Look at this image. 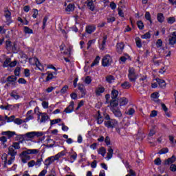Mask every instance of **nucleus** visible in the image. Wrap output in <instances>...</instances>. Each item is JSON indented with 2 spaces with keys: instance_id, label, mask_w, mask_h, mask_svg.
<instances>
[{
  "instance_id": "obj_17",
  "label": "nucleus",
  "mask_w": 176,
  "mask_h": 176,
  "mask_svg": "<svg viewBox=\"0 0 176 176\" xmlns=\"http://www.w3.org/2000/svg\"><path fill=\"white\" fill-rule=\"evenodd\" d=\"M96 31V26L95 25H88L86 28V32L87 34H92V32H94Z\"/></svg>"
},
{
  "instance_id": "obj_16",
  "label": "nucleus",
  "mask_w": 176,
  "mask_h": 176,
  "mask_svg": "<svg viewBox=\"0 0 176 176\" xmlns=\"http://www.w3.org/2000/svg\"><path fill=\"white\" fill-rule=\"evenodd\" d=\"M111 112H113V115L116 118H122V111H120V109L119 108L112 110Z\"/></svg>"
},
{
  "instance_id": "obj_10",
  "label": "nucleus",
  "mask_w": 176,
  "mask_h": 176,
  "mask_svg": "<svg viewBox=\"0 0 176 176\" xmlns=\"http://www.w3.org/2000/svg\"><path fill=\"white\" fill-rule=\"evenodd\" d=\"M169 43L170 45H175L176 43V32L171 33L169 36Z\"/></svg>"
},
{
  "instance_id": "obj_60",
  "label": "nucleus",
  "mask_w": 176,
  "mask_h": 176,
  "mask_svg": "<svg viewBox=\"0 0 176 176\" xmlns=\"http://www.w3.org/2000/svg\"><path fill=\"white\" fill-rule=\"evenodd\" d=\"M14 122L16 124H22L23 123V120L20 119V118H16L15 119V120H14Z\"/></svg>"
},
{
  "instance_id": "obj_56",
  "label": "nucleus",
  "mask_w": 176,
  "mask_h": 176,
  "mask_svg": "<svg viewBox=\"0 0 176 176\" xmlns=\"http://www.w3.org/2000/svg\"><path fill=\"white\" fill-rule=\"evenodd\" d=\"M154 164L156 166H160V164H162V160H160V158H157L154 160Z\"/></svg>"
},
{
  "instance_id": "obj_13",
  "label": "nucleus",
  "mask_w": 176,
  "mask_h": 176,
  "mask_svg": "<svg viewBox=\"0 0 176 176\" xmlns=\"http://www.w3.org/2000/svg\"><path fill=\"white\" fill-rule=\"evenodd\" d=\"M5 17L8 24H10V23H12V13H10L9 10L5 11Z\"/></svg>"
},
{
  "instance_id": "obj_59",
  "label": "nucleus",
  "mask_w": 176,
  "mask_h": 176,
  "mask_svg": "<svg viewBox=\"0 0 176 176\" xmlns=\"http://www.w3.org/2000/svg\"><path fill=\"white\" fill-rule=\"evenodd\" d=\"M17 65V60H14L12 62H10V67L13 68Z\"/></svg>"
},
{
  "instance_id": "obj_41",
  "label": "nucleus",
  "mask_w": 176,
  "mask_h": 176,
  "mask_svg": "<svg viewBox=\"0 0 176 176\" xmlns=\"http://www.w3.org/2000/svg\"><path fill=\"white\" fill-rule=\"evenodd\" d=\"M151 98L153 101H157V98H159V93L155 92L151 94Z\"/></svg>"
},
{
  "instance_id": "obj_24",
  "label": "nucleus",
  "mask_w": 176,
  "mask_h": 176,
  "mask_svg": "<svg viewBox=\"0 0 176 176\" xmlns=\"http://www.w3.org/2000/svg\"><path fill=\"white\" fill-rule=\"evenodd\" d=\"M28 155H30V153H28L27 151H25L21 153V156L25 157L27 161L31 160V157Z\"/></svg>"
},
{
  "instance_id": "obj_52",
  "label": "nucleus",
  "mask_w": 176,
  "mask_h": 176,
  "mask_svg": "<svg viewBox=\"0 0 176 176\" xmlns=\"http://www.w3.org/2000/svg\"><path fill=\"white\" fill-rule=\"evenodd\" d=\"M24 75L25 78H30V76L31 75V73L30 72V69H24Z\"/></svg>"
},
{
  "instance_id": "obj_37",
  "label": "nucleus",
  "mask_w": 176,
  "mask_h": 176,
  "mask_svg": "<svg viewBox=\"0 0 176 176\" xmlns=\"http://www.w3.org/2000/svg\"><path fill=\"white\" fill-rule=\"evenodd\" d=\"M26 151H28L29 155H36L39 152L38 149H28Z\"/></svg>"
},
{
  "instance_id": "obj_5",
  "label": "nucleus",
  "mask_w": 176,
  "mask_h": 176,
  "mask_svg": "<svg viewBox=\"0 0 176 176\" xmlns=\"http://www.w3.org/2000/svg\"><path fill=\"white\" fill-rule=\"evenodd\" d=\"M111 63H112V58L109 55L104 56L102 60V65L103 67H108L109 65H111Z\"/></svg>"
},
{
  "instance_id": "obj_55",
  "label": "nucleus",
  "mask_w": 176,
  "mask_h": 176,
  "mask_svg": "<svg viewBox=\"0 0 176 176\" xmlns=\"http://www.w3.org/2000/svg\"><path fill=\"white\" fill-rule=\"evenodd\" d=\"M162 45H163V41H162V39H158L156 42V47H162Z\"/></svg>"
},
{
  "instance_id": "obj_23",
  "label": "nucleus",
  "mask_w": 176,
  "mask_h": 176,
  "mask_svg": "<svg viewBox=\"0 0 176 176\" xmlns=\"http://www.w3.org/2000/svg\"><path fill=\"white\" fill-rule=\"evenodd\" d=\"M130 58V56L127 54H125L123 56H121L120 58V64H124L126 63V60H129Z\"/></svg>"
},
{
  "instance_id": "obj_46",
  "label": "nucleus",
  "mask_w": 176,
  "mask_h": 176,
  "mask_svg": "<svg viewBox=\"0 0 176 176\" xmlns=\"http://www.w3.org/2000/svg\"><path fill=\"white\" fill-rule=\"evenodd\" d=\"M75 9V6L74 4H69L66 8L67 12H72Z\"/></svg>"
},
{
  "instance_id": "obj_30",
  "label": "nucleus",
  "mask_w": 176,
  "mask_h": 176,
  "mask_svg": "<svg viewBox=\"0 0 176 176\" xmlns=\"http://www.w3.org/2000/svg\"><path fill=\"white\" fill-rule=\"evenodd\" d=\"M10 96L14 100H19V98H20V96L19 95V94H17V91H12L10 94Z\"/></svg>"
},
{
  "instance_id": "obj_63",
  "label": "nucleus",
  "mask_w": 176,
  "mask_h": 176,
  "mask_svg": "<svg viewBox=\"0 0 176 176\" xmlns=\"http://www.w3.org/2000/svg\"><path fill=\"white\" fill-rule=\"evenodd\" d=\"M28 167H34V166H35V161L31 160L28 163Z\"/></svg>"
},
{
  "instance_id": "obj_64",
  "label": "nucleus",
  "mask_w": 176,
  "mask_h": 176,
  "mask_svg": "<svg viewBox=\"0 0 176 176\" xmlns=\"http://www.w3.org/2000/svg\"><path fill=\"white\" fill-rule=\"evenodd\" d=\"M116 19L113 16H109L107 18V22L108 23H113L115 21Z\"/></svg>"
},
{
  "instance_id": "obj_50",
  "label": "nucleus",
  "mask_w": 176,
  "mask_h": 176,
  "mask_svg": "<svg viewBox=\"0 0 176 176\" xmlns=\"http://www.w3.org/2000/svg\"><path fill=\"white\" fill-rule=\"evenodd\" d=\"M167 22L168 24H174L175 23V17H169L167 19Z\"/></svg>"
},
{
  "instance_id": "obj_61",
  "label": "nucleus",
  "mask_w": 176,
  "mask_h": 176,
  "mask_svg": "<svg viewBox=\"0 0 176 176\" xmlns=\"http://www.w3.org/2000/svg\"><path fill=\"white\" fill-rule=\"evenodd\" d=\"M170 170L173 172V173H175L176 171V165L174 164H172L170 166Z\"/></svg>"
},
{
  "instance_id": "obj_62",
  "label": "nucleus",
  "mask_w": 176,
  "mask_h": 176,
  "mask_svg": "<svg viewBox=\"0 0 176 176\" xmlns=\"http://www.w3.org/2000/svg\"><path fill=\"white\" fill-rule=\"evenodd\" d=\"M13 146V148H14L15 149H20V143L19 142H15L13 144L12 146Z\"/></svg>"
},
{
  "instance_id": "obj_43",
  "label": "nucleus",
  "mask_w": 176,
  "mask_h": 176,
  "mask_svg": "<svg viewBox=\"0 0 176 176\" xmlns=\"http://www.w3.org/2000/svg\"><path fill=\"white\" fill-rule=\"evenodd\" d=\"M61 122L60 118L55 119V120H50V124L51 126H53V124H57V123H60Z\"/></svg>"
},
{
  "instance_id": "obj_45",
  "label": "nucleus",
  "mask_w": 176,
  "mask_h": 176,
  "mask_svg": "<svg viewBox=\"0 0 176 176\" xmlns=\"http://www.w3.org/2000/svg\"><path fill=\"white\" fill-rule=\"evenodd\" d=\"M145 19L146 20H148V21H150L151 24H152V19L151 17V13H149V12H146Z\"/></svg>"
},
{
  "instance_id": "obj_40",
  "label": "nucleus",
  "mask_w": 176,
  "mask_h": 176,
  "mask_svg": "<svg viewBox=\"0 0 176 176\" xmlns=\"http://www.w3.org/2000/svg\"><path fill=\"white\" fill-rule=\"evenodd\" d=\"M151 36H152V35L151 34V32H146L145 34H143L141 36V38L142 39H150Z\"/></svg>"
},
{
  "instance_id": "obj_25",
  "label": "nucleus",
  "mask_w": 176,
  "mask_h": 176,
  "mask_svg": "<svg viewBox=\"0 0 176 176\" xmlns=\"http://www.w3.org/2000/svg\"><path fill=\"white\" fill-rule=\"evenodd\" d=\"M98 155H101L102 157L105 156V153H107V150L104 147H101L98 150Z\"/></svg>"
},
{
  "instance_id": "obj_6",
  "label": "nucleus",
  "mask_w": 176,
  "mask_h": 176,
  "mask_svg": "<svg viewBox=\"0 0 176 176\" xmlns=\"http://www.w3.org/2000/svg\"><path fill=\"white\" fill-rule=\"evenodd\" d=\"M34 137H35V135L34 131L28 132L25 135H23V139L25 140V141H30L31 139L34 138Z\"/></svg>"
},
{
  "instance_id": "obj_19",
  "label": "nucleus",
  "mask_w": 176,
  "mask_h": 176,
  "mask_svg": "<svg viewBox=\"0 0 176 176\" xmlns=\"http://www.w3.org/2000/svg\"><path fill=\"white\" fill-rule=\"evenodd\" d=\"M100 60H101V58L97 56L94 62L92 63V64L91 65V68H93V67L98 65V64H100Z\"/></svg>"
},
{
  "instance_id": "obj_39",
  "label": "nucleus",
  "mask_w": 176,
  "mask_h": 176,
  "mask_svg": "<svg viewBox=\"0 0 176 176\" xmlns=\"http://www.w3.org/2000/svg\"><path fill=\"white\" fill-rule=\"evenodd\" d=\"M23 31L25 32V34H33L34 31H32V29H30V28L25 26L23 28Z\"/></svg>"
},
{
  "instance_id": "obj_3",
  "label": "nucleus",
  "mask_w": 176,
  "mask_h": 176,
  "mask_svg": "<svg viewBox=\"0 0 176 176\" xmlns=\"http://www.w3.org/2000/svg\"><path fill=\"white\" fill-rule=\"evenodd\" d=\"M104 126L108 129H113L114 127H116V126H118V121L113 119L105 121Z\"/></svg>"
},
{
  "instance_id": "obj_53",
  "label": "nucleus",
  "mask_w": 176,
  "mask_h": 176,
  "mask_svg": "<svg viewBox=\"0 0 176 176\" xmlns=\"http://www.w3.org/2000/svg\"><path fill=\"white\" fill-rule=\"evenodd\" d=\"M138 27L139 30H144V23L141 21H138Z\"/></svg>"
},
{
  "instance_id": "obj_57",
  "label": "nucleus",
  "mask_w": 176,
  "mask_h": 176,
  "mask_svg": "<svg viewBox=\"0 0 176 176\" xmlns=\"http://www.w3.org/2000/svg\"><path fill=\"white\" fill-rule=\"evenodd\" d=\"M18 83L21 85H25V83H27V80L23 78H21L18 80Z\"/></svg>"
},
{
  "instance_id": "obj_15",
  "label": "nucleus",
  "mask_w": 176,
  "mask_h": 176,
  "mask_svg": "<svg viewBox=\"0 0 176 176\" xmlns=\"http://www.w3.org/2000/svg\"><path fill=\"white\" fill-rule=\"evenodd\" d=\"M2 135H7V137H8V138H10L14 135H16V132L14 131H3L1 133Z\"/></svg>"
},
{
  "instance_id": "obj_11",
  "label": "nucleus",
  "mask_w": 176,
  "mask_h": 176,
  "mask_svg": "<svg viewBox=\"0 0 176 176\" xmlns=\"http://www.w3.org/2000/svg\"><path fill=\"white\" fill-rule=\"evenodd\" d=\"M118 102L120 104V107H124V105H127V104L129 103V99L122 97L118 100Z\"/></svg>"
},
{
  "instance_id": "obj_27",
  "label": "nucleus",
  "mask_w": 176,
  "mask_h": 176,
  "mask_svg": "<svg viewBox=\"0 0 176 176\" xmlns=\"http://www.w3.org/2000/svg\"><path fill=\"white\" fill-rule=\"evenodd\" d=\"M118 96H119V91L118 90L113 89L111 91V98H113V100H116Z\"/></svg>"
},
{
  "instance_id": "obj_38",
  "label": "nucleus",
  "mask_w": 176,
  "mask_h": 176,
  "mask_svg": "<svg viewBox=\"0 0 176 176\" xmlns=\"http://www.w3.org/2000/svg\"><path fill=\"white\" fill-rule=\"evenodd\" d=\"M7 80H8V82H11V83H12V82H16V80H17V77H16L15 76H10L8 77Z\"/></svg>"
},
{
  "instance_id": "obj_36",
  "label": "nucleus",
  "mask_w": 176,
  "mask_h": 176,
  "mask_svg": "<svg viewBox=\"0 0 176 176\" xmlns=\"http://www.w3.org/2000/svg\"><path fill=\"white\" fill-rule=\"evenodd\" d=\"M121 87L122 89H130L131 87V85L129 82H124V83L121 84Z\"/></svg>"
},
{
  "instance_id": "obj_22",
  "label": "nucleus",
  "mask_w": 176,
  "mask_h": 176,
  "mask_svg": "<svg viewBox=\"0 0 176 176\" xmlns=\"http://www.w3.org/2000/svg\"><path fill=\"white\" fill-rule=\"evenodd\" d=\"M34 119V115L32 114V110L28 111L27 113L26 122L32 120Z\"/></svg>"
},
{
  "instance_id": "obj_8",
  "label": "nucleus",
  "mask_w": 176,
  "mask_h": 176,
  "mask_svg": "<svg viewBox=\"0 0 176 176\" xmlns=\"http://www.w3.org/2000/svg\"><path fill=\"white\" fill-rule=\"evenodd\" d=\"M75 105V103L72 101L70 102V104L64 110V112L65 113H72V112H74V107Z\"/></svg>"
},
{
  "instance_id": "obj_4",
  "label": "nucleus",
  "mask_w": 176,
  "mask_h": 176,
  "mask_svg": "<svg viewBox=\"0 0 176 176\" xmlns=\"http://www.w3.org/2000/svg\"><path fill=\"white\" fill-rule=\"evenodd\" d=\"M38 123H46L47 120L49 119V116L46 113H39L38 115Z\"/></svg>"
},
{
  "instance_id": "obj_35",
  "label": "nucleus",
  "mask_w": 176,
  "mask_h": 176,
  "mask_svg": "<svg viewBox=\"0 0 176 176\" xmlns=\"http://www.w3.org/2000/svg\"><path fill=\"white\" fill-rule=\"evenodd\" d=\"M106 80L108 83H113V82H115V77L113 76H107L106 77Z\"/></svg>"
},
{
  "instance_id": "obj_14",
  "label": "nucleus",
  "mask_w": 176,
  "mask_h": 176,
  "mask_svg": "<svg viewBox=\"0 0 176 176\" xmlns=\"http://www.w3.org/2000/svg\"><path fill=\"white\" fill-rule=\"evenodd\" d=\"M104 91H105V88H104V87L98 86L96 89L95 93L96 96H101Z\"/></svg>"
},
{
  "instance_id": "obj_47",
  "label": "nucleus",
  "mask_w": 176,
  "mask_h": 176,
  "mask_svg": "<svg viewBox=\"0 0 176 176\" xmlns=\"http://www.w3.org/2000/svg\"><path fill=\"white\" fill-rule=\"evenodd\" d=\"M168 149L167 148H164L161 149L158 152V153H159V155H164L166 153H168Z\"/></svg>"
},
{
  "instance_id": "obj_32",
  "label": "nucleus",
  "mask_w": 176,
  "mask_h": 176,
  "mask_svg": "<svg viewBox=\"0 0 176 176\" xmlns=\"http://www.w3.org/2000/svg\"><path fill=\"white\" fill-rule=\"evenodd\" d=\"M10 61H12V59L10 58H7L3 64V67L4 68L9 67L10 65Z\"/></svg>"
},
{
  "instance_id": "obj_54",
  "label": "nucleus",
  "mask_w": 176,
  "mask_h": 176,
  "mask_svg": "<svg viewBox=\"0 0 176 176\" xmlns=\"http://www.w3.org/2000/svg\"><path fill=\"white\" fill-rule=\"evenodd\" d=\"M33 12L34 13H33L32 17L33 19H36V17H38V15L39 14V12L36 9H34Z\"/></svg>"
},
{
  "instance_id": "obj_9",
  "label": "nucleus",
  "mask_w": 176,
  "mask_h": 176,
  "mask_svg": "<svg viewBox=\"0 0 176 176\" xmlns=\"http://www.w3.org/2000/svg\"><path fill=\"white\" fill-rule=\"evenodd\" d=\"M33 60L35 62L36 67L38 68V69H39V71H45V66L41 65L38 58H34Z\"/></svg>"
},
{
  "instance_id": "obj_34",
  "label": "nucleus",
  "mask_w": 176,
  "mask_h": 176,
  "mask_svg": "<svg viewBox=\"0 0 176 176\" xmlns=\"http://www.w3.org/2000/svg\"><path fill=\"white\" fill-rule=\"evenodd\" d=\"M135 113V110L133 108H130L125 111L126 115H129V116H132Z\"/></svg>"
},
{
  "instance_id": "obj_33",
  "label": "nucleus",
  "mask_w": 176,
  "mask_h": 176,
  "mask_svg": "<svg viewBox=\"0 0 176 176\" xmlns=\"http://www.w3.org/2000/svg\"><path fill=\"white\" fill-rule=\"evenodd\" d=\"M78 90H80L82 94H86V89H85L83 84H78Z\"/></svg>"
},
{
  "instance_id": "obj_28",
  "label": "nucleus",
  "mask_w": 176,
  "mask_h": 176,
  "mask_svg": "<svg viewBox=\"0 0 176 176\" xmlns=\"http://www.w3.org/2000/svg\"><path fill=\"white\" fill-rule=\"evenodd\" d=\"M104 122V118L101 116V114L100 113V111H98V117H97V122L98 124H102Z\"/></svg>"
},
{
  "instance_id": "obj_49",
  "label": "nucleus",
  "mask_w": 176,
  "mask_h": 176,
  "mask_svg": "<svg viewBox=\"0 0 176 176\" xmlns=\"http://www.w3.org/2000/svg\"><path fill=\"white\" fill-rule=\"evenodd\" d=\"M161 106H162V109H163V110L164 111V112L166 113V116H168V117L169 118L170 114H168V113H167L168 109H167V107H166V104H164L162 103V104H161Z\"/></svg>"
},
{
  "instance_id": "obj_20",
  "label": "nucleus",
  "mask_w": 176,
  "mask_h": 176,
  "mask_svg": "<svg viewBox=\"0 0 176 176\" xmlns=\"http://www.w3.org/2000/svg\"><path fill=\"white\" fill-rule=\"evenodd\" d=\"M117 52L118 53H122L123 52V49H124V44L123 43H120L117 44Z\"/></svg>"
},
{
  "instance_id": "obj_44",
  "label": "nucleus",
  "mask_w": 176,
  "mask_h": 176,
  "mask_svg": "<svg viewBox=\"0 0 176 176\" xmlns=\"http://www.w3.org/2000/svg\"><path fill=\"white\" fill-rule=\"evenodd\" d=\"M135 42L138 47H142V43H141V38H140V37L135 38Z\"/></svg>"
},
{
  "instance_id": "obj_48",
  "label": "nucleus",
  "mask_w": 176,
  "mask_h": 176,
  "mask_svg": "<svg viewBox=\"0 0 176 176\" xmlns=\"http://www.w3.org/2000/svg\"><path fill=\"white\" fill-rule=\"evenodd\" d=\"M21 71V69L20 67H16L14 74L15 76H20V72Z\"/></svg>"
},
{
  "instance_id": "obj_51",
  "label": "nucleus",
  "mask_w": 176,
  "mask_h": 176,
  "mask_svg": "<svg viewBox=\"0 0 176 176\" xmlns=\"http://www.w3.org/2000/svg\"><path fill=\"white\" fill-rule=\"evenodd\" d=\"M41 105L44 109H47L49 108V102L43 101Z\"/></svg>"
},
{
  "instance_id": "obj_58",
  "label": "nucleus",
  "mask_w": 176,
  "mask_h": 176,
  "mask_svg": "<svg viewBox=\"0 0 176 176\" xmlns=\"http://www.w3.org/2000/svg\"><path fill=\"white\" fill-rule=\"evenodd\" d=\"M85 82L86 85H90V83H91V78L90 76H87Z\"/></svg>"
},
{
  "instance_id": "obj_26",
  "label": "nucleus",
  "mask_w": 176,
  "mask_h": 176,
  "mask_svg": "<svg viewBox=\"0 0 176 176\" xmlns=\"http://www.w3.org/2000/svg\"><path fill=\"white\" fill-rule=\"evenodd\" d=\"M113 155V149L109 148L108 149V153H107V156L106 159L107 160H110V159H112Z\"/></svg>"
},
{
  "instance_id": "obj_21",
  "label": "nucleus",
  "mask_w": 176,
  "mask_h": 176,
  "mask_svg": "<svg viewBox=\"0 0 176 176\" xmlns=\"http://www.w3.org/2000/svg\"><path fill=\"white\" fill-rule=\"evenodd\" d=\"M12 104H7V105H1L0 106V109L3 111H12Z\"/></svg>"
},
{
  "instance_id": "obj_2",
  "label": "nucleus",
  "mask_w": 176,
  "mask_h": 176,
  "mask_svg": "<svg viewBox=\"0 0 176 176\" xmlns=\"http://www.w3.org/2000/svg\"><path fill=\"white\" fill-rule=\"evenodd\" d=\"M128 77L130 82H135V80H137V75L135 74V70L134 69V68H129Z\"/></svg>"
},
{
  "instance_id": "obj_18",
  "label": "nucleus",
  "mask_w": 176,
  "mask_h": 176,
  "mask_svg": "<svg viewBox=\"0 0 176 176\" xmlns=\"http://www.w3.org/2000/svg\"><path fill=\"white\" fill-rule=\"evenodd\" d=\"M94 0H87V6L89 10L93 12L94 10V3H93Z\"/></svg>"
},
{
  "instance_id": "obj_29",
  "label": "nucleus",
  "mask_w": 176,
  "mask_h": 176,
  "mask_svg": "<svg viewBox=\"0 0 176 176\" xmlns=\"http://www.w3.org/2000/svg\"><path fill=\"white\" fill-rule=\"evenodd\" d=\"M47 78L45 79L46 82H49V80H52V79H54V75L53 74V73L48 72H47Z\"/></svg>"
},
{
  "instance_id": "obj_7",
  "label": "nucleus",
  "mask_w": 176,
  "mask_h": 176,
  "mask_svg": "<svg viewBox=\"0 0 176 176\" xmlns=\"http://www.w3.org/2000/svg\"><path fill=\"white\" fill-rule=\"evenodd\" d=\"M176 162V157L175 155H172L171 157L168 158L167 160H166L164 162V164L165 166H167L168 164H173V163H175Z\"/></svg>"
},
{
  "instance_id": "obj_12",
  "label": "nucleus",
  "mask_w": 176,
  "mask_h": 176,
  "mask_svg": "<svg viewBox=\"0 0 176 176\" xmlns=\"http://www.w3.org/2000/svg\"><path fill=\"white\" fill-rule=\"evenodd\" d=\"M119 106V102L116 101V100H113L110 102V109L111 111H113L115 109H118Z\"/></svg>"
},
{
  "instance_id": "obj_31",
  "label": "nucleus",
  "mask_w": 176,
  "mask_h": 176,
  "mask_svg": "<svg viewBox=\"0 0 176 176\" xmlns=\"http://www.w3.org/2000/svg\"><path fill=\"white\" fill-rule=\"evenodd\" d=\"M156 80L160 87H166V81H164V80L157 78Z\"/></svg>"
},
{
  "instance_id": "obj_42",
  "label": "nucleus",
  "mask_w": 176,
  "mask_h": 176,
  "mask_svg": "<svg viewBox=\"0 0 176 176\" xmlns=\"http://www.w3.org/2000/svg\"><path fill=\"white\" fill-rule=\"evenodd\" d=\"M157 19L160 23H163V21H164V16H163V14H161V13L158 14Z\"/></svg>"
},
{
  "instance_id": "obj_1",
  "label": "nucleus",
  "mask_w": 176,
  "mask_h": 176,
  "mask_svg": "<svg viewBox=\"0 0 176 176\" xmlns=\"http://www.w3.org/2000/svg\"><path fill=\"white\" fill-rule=\"evenodd\" d=\"M17 154V151H16L15 148L13 146H10L8 148V155H10V160L8 162V164L10 165L13 162H14V155Z\"/></svg>"
}]
</instances>
